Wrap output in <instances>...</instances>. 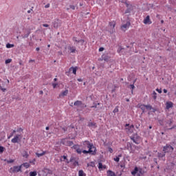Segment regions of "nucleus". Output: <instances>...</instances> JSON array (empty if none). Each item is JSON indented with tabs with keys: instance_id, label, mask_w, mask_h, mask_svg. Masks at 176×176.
<instances>
[{
	"instance_id": "obj_1",
	"label": "nucleus",
	"mask_w": 176,
	"mask_h": 176,
	"mask_svg": "<svg viewBox=\"0 0 176 176\" xmlns=\"http://www.w3.org/2000/svg\"><path fill=\"white\" fill-rule=\"evenodd\" d=\"M72 149H75L76 152L80 155L82 152L85 155H87V153H91V155H96V150L93 151V149L89 148V151L82 150L80 149V146L79 144H74L72 147Z\"/></svg>"
},
{
	"instance_id": "obj_2",
	"label": "nucleus",
	"mask_w": 176,
	"mask_h": 176,
	"mask_svg": "<svg viewBox=\"0 0 176 176\" xmlns=\"http://www.w3.org/2000/svg\"><path fill=\"white\" fill-rule=\"evenodd\" d=\"M144 174H145V171L142 168H138L137 166L131 171V175L133 176H142Z\"/></svg>"
},
{
	"instance_id": "obj_3",
	"label": "nucleus",
	"mask_w": 176,
	"mask_h": 176,
	"mask_svg": "<svg viewBox=\"0 0 176 176\" xmlns=\"http://www.w3.org/2000/svg\"><path fill=\"white\" fill-rule=\"evenodd\" d=\"M130 140L136 145L141 144V136L138 135V133H134L132 136H130Z\"/></svg>"
},
{
	"instance_id": "obj_4",
	"label": "nucleus",
	"mask_w": 176,
	"mask_h": 176,
	"mask_svg": "<svg viewBox=\"0 0 176 176\" xmlns=\"http://www.w3.org/2000/svg\"><path fill=\"white\" fill-rule=\"evenodd\" d=\"M137 108H140L142 111V113H145V109L147 111H152V105L151 104H142L141 103L138 104Z\"/></svg>"
},
{
	"instance_id": "obj_5",
	"label": "nucleus",
	"mask_w": 176,
	"mask_h": 176,
	"mask_svg": "<svg viewBox=\"0 0 176 176\" xmlns=\"http://www.w3.org/2000/svg\"><path fill=\"white\" fill-rule=\"evenodd\" d=\"M125 131L127 134H133V132L134 131V125L130 124H125Z\"/></svg>"
},
{
	"instance_id": "obj_6",
	"label": "nucleus",
	"mask_w": 176,
	"mask_h": 176,
	"mask_svg": "<svg viewBox=\"0 0 176 176\" xmlns=\"http://www.w3.org/2000/svg\"><path fill=\"white\" fill-rule=\"evenodd\" d=\"M163 152L164 153H170V152H174V147L171 145L166 144V146L163 147Z\"/></svg>"
},
{
	"instance_id": "obj_7",
	"label": "nucleus",
	"mask_w": 176,
	"mask_h": 176,
	"mask_svg": "<svg viewBox=\"0 0 176 176\" xmlns=\"http://www.w3.org/2000/svg\"><path fill=\"white\" fill-rule=\"evenodd\" d=\"M60 144H62V145H65V146H72L74 145V142L69 141L67 138H64L60 140Z\"/></svg>"
},
{
	"instance_id": "obj_8",
	"label": "nucleus",
	"mask_w": 176,
	"mask_h": 176,
	"mask_svg": "<svg viewBox=\"0 0 176 176\" xmlns=\"http://www.w3.org/2000/svg\"><path fill=\"white\" fill-rule=\"evenodd\" d=\"M133 148L135 149H138V146L135 145H133V143H130V142L126 143V149L130 150L131 152H132V153H134V152L135 151V150L133 149Z\"/></svg>"
},
{
	"instance_id": "obj_9",
	"label": "nucleus",
	"mask_w": 176,
	"mask_h": 176,
	"mask_svg": "<svg viewBox=\"0 0 176 176\" xmlns=\"http://www.w3.org/2000/svg\"><path fill=\"white\" fill-rule=\"evenodd\" d=\"M84 148H88L89 149H94L96 151V147L90 143L89 141H85L82 144Z\"/></svg>"
},
{
	"instance_id": "obj_10",
	"label": "nucleus",
	"mask_w": 176,
	"mask_h": 176,
	"mask_svg": "<svg viewBox=\"0 0 176 176\" xmlns=\"http://www.w3.org/2000/svg\"><path fill=\"white\" fill-rule=\"evenodd\" d=\"M19 171H21V166L20 165L19 166H14L12 168H10V173H19Z\"/></svg>"
},
{
	"instance_id": "obj_11",
	"label": "nucleus",
	"mask_w": 176,
	"mask_h": 176,
	"mask_svg": "<svg viewBox=\"0 0 176 176\" xmlns=\"http://www.w3.org/2000/svg\"><path fill=\"white\" fill-rule=\"evenodd\" d=\"M76 71H78V67H74V66L71 67L69 69V72H65V75H67V76H69V72H72L74 75H76Z\"/></svg>"
},
{
	"instance_id": "obj_12",
	"label": "nucleus",
	"mask_w": 176,
	"mask_h": 176,
	"mask_svg": "<svg viewBox=\"0 0 176 176\" xmlns=\"http://www.w3.org/2000/svg\"><path fill=\"white\" fill-rule=\"evenodd\" d=\"M157 157L160 160L166 161V153H157Z\"/></svg>"
},
{
	"instance_id": "obj_13",
	"label": "nucleus",
	"mask_w": 176,
	"mask_h": 176,
	"mask_svg": "<svg viewBox=\"0 0 176 176\" xmlns=\"http://www.w3.org/2000/svg\"><path fill=\"white\" fill-rule=\"evenodd\" d=\"M69 162H71V163H73V165L76 167V166H79V162H78L76 160V158L74 157H71Z\"/></svg>"
},
{
	"instance_id": "obj_14",
	"label": "nucleus",
	"mask_w": 176,
	"mask_h": 176,
	"mask_svg": "<svg viewBox=\"0 0 176 176\" xmlns=\"http://www.w3.org/2000/svg\"><path fill=\"white\" fill-rule=\"evenodd\" d=\"M130 25H131V23H130V21H127L125 24L121 26V30H122V31H126V30L129 28Z\"/></svg>"
},
{
	"instance_id": "obj_15",
	"label": "nucleus",
	"mask_w": 176,
	"mask_h": 176,
	"mask_svg": "<svg viewBox=\"0 0 176 176\" xmlns=\"http://www.w3.org/2000/svg\"><path fill=\"white\" fill-rule=\"evenodd\" d=\"M52 25L54 28H58L60 27V20L58 19H55L54 22H52Z\"/></svg>"
},
{
	"instance_id": "obj_16",
	"label": "nucleus",
	"mask_w": 176,
	"mask_h": 176,
	"mask_svg": "<svg viewBox=\"0 0 176 176\" xmlns=\"http://www.w3.org/2000/svg\"><path fill=\"white\" fill-rule=\"evenodd\" d=\"M143 23L144 24H152V21H151V16H149V15L146 16L144 19Z\"/></svg>"
},
{
	"instance_id": "obj_17",
	"label": "nucleus",
	"mask_w": 176,
	"mask_h": 176,
	"mask_svg": "<svg viewBox=\"0 0 176 176\" xmlns=\"http://www.w3.org/2000/svg\"><path fill=\"white\" fill-rule=\"evenodd\" d=\"M165 123L166 124V127H171V124H173V120L171 118L166 119L165 120Z\"/></svg>"
},
{
	"instance_id": "obj_18",
	"label": "nucleus",
	"mask_w": 176,
	"mask_h": 176,
	"mask_svg": "<svg viewBox=\"0 0 176 176\" xmlns=\"http://www.w3.org/2000/svg\"><path fill=\"white\" fill-rule=\"evenodd\" d=\"M74 107H82V105H85V104H83V102L80 100H76L74 102Z\"/></svg>"
},
{
	"instance_id": "obj_19",
	"label": "nucleus",
	"mask_w": 176,
	"mask_h": 176,
	"mask_svg": "<svg viewBox=\"0 0 176 176\" xmlns=\"http://www.w3.org/2000/svg\"><path fill=\"white\" fill-rule=\"evenodd\" d=\"M102 58L104 61H107V63H108V61L111 60V56H108V54H103L102 56Z\"/></svg>"
},
{
	"instance_id": "obj_20",
	"label": "nucleus",
	"mask_w": 176,
	"mask_h": 176,
	"mask_svg": "<svg viewBox=\"0 0 176 176\" xmlns=\"http://www.w3.org/2000/svg\"><path fill=\"white\" fill-rule=\"evenodd\" d=\"M20 138V135H16L14 138L12 139L11 142L13 144H16L19 142V139Z\"/></svg>"
},
{
	"instance_id": "obj_21",
	"label": "nucleus",
	"mask_w": 176,
	"mask_h": 176,
	"mask_svg": "<svg viewBox=\"0 0 176 176\" xmlns=\"http://www.w3.org/2000/svg\"><path fill=\"white\" fill-rule=\"evenodd\" d=\"M87 126L88 127H94V129H96L97 123L95 122H89Z\"/></svg>"
},
{
	"instance_id": "obj_22",
	"label": "nucleus",
	"mask_w": 176,
	"mask_h": 176,
	"mask_svg": "<svg viewBox=\"0 0 176 176\" xmlns=\"http://www.w3.org/2000/svg\"><path fill=\"white\" fill-rule=\"evenodd\" d=\"M128 89H130L131 94H134V89H135V86H134V84H131L128 85Z\"/></svg>"
},
{
	"instance_id": "obj_23",
	"label": "nucleus",
	"mask_w": 176,
	"mask_h": 176,
	"mask_svg": "<svg viewBox=\"0 0 176 176\" xmlns=\"http://www.w3.org/2000/svg\"><path fill=\"white\" fill-rule=\"evenodd\" d=\"M166 105V109H170V108H173L174 107L173 102H167Z\"/></svg>"
},
{
	"instance_id": "obj_24",
	"label": "nucleus",
	"mask_w": 176,
	"mask_h": 176,
	"mask_svg": "<svg viewBox=\"0 0 176 176\" xmlns=\"http://www.w3.org/2000/svg\"><path fill=\"white\" fill-rule=\"evenodd\" d=\"M23 157H25V159H28V157L30 155H28V153L26 151H23L22 153Z\"/></svg>"
},
{
	"instance_id": "obj_25",
	"label": "nucleus",
	"mask_w": 176,
	"mask_h": 176,
	"mask_svg": "<svg viewBox=\"0 0 176 176\" xmlns=\"http://www.w3.org/2000/svg\"><path fill=\"white\" fill-rule=\"evenodd\" d=\"M44 155H46V151H43L42 153H36V155L37 157H41L42 156H44Z\"/></svg>"
},
{
	"instance_id": "obj_26",
	"label": "nucleus",
	"mask_w": 176,
	"mask_h": 176,
	"mask_svg": "<svg viewBox=\"0 0 176 176\" xmlns=\"http://www.w3.org/2000/svg\"><path fill=\"white\" fill-rule=\"evenodd\" d=\"M107 175L108 176H116V174L115 173V172H113L112 170H108Z\"/></svg>"
},
{
	"instance_id": "obj_27",
	"label": "nucleus",
	"mask_w": 176,
	"mask_h": 176,
	"mask_svg": "<svg viewBox=\"0 0 176 176\" xmlns=\"http://www.w3.org/2000/svg\"><path fill=\"white\" fill-rule=\"evenodd\" d=\"M30 34H31V31L30 30H28L27 33L24 35H22V38H28V36H30Z\"/></svg>"
},
{
	"instance_id": "obj_28",
	"label": "nucleus",
	"mask_w": 176,
	"mask_h": 176,
	"mask_svg": "<svg viewBox=\"0 0 176 176\" xmlns=\"http://www.w3.org/2000/svg\"><path fill=\"white\" fill-rule=\"evenodd\" d=\"M98 168H99V170H101L102 168H107V166H105V165L103 166L102 163L99 162L98 163Z\"/></svg>"
},
{
	"instance_id": "obj_29",
	"label": "nucleus",
	"mask_w": 176,
	"mask_h": 176,
	"mask_svg": "<svg viewBox=\"0 0 176 176\" xmlns=\"http://www.w3.org/2000/svg\"><path fill=\"white\" fill-rule=\"evenodd\" d=\"M69 50H70L71 53H75L76 52V48L75 47H69Z\"/></svg>"
},
{
	"instance_id": "obj_30",
	"label": "nucleus",
	"mask_w": 176,
	"mask_h": 176,
	"mask_svg": "<svg viewBox=\"0 0 176 176\" xmlns=\"http://www.w3.org/2000/svg\"><path fill=\"white\" fill-rule=\"evenodd\" d=\"M21 166V168L23 166L26 168H29V167L30 166V164L28 162H25V163L22 164Z\"/></svg>"
},
{
	"instance_id": "obj_31",
	"label": "nucleus",
	"mask_w": 176,
	"mask_h": 176,
	"mask_svg": "<svg viewBox=\"0 0 176 176\" xmlns=\"http://www.w3.org/2000/svg\"><path fill=\"white\" fill-rule=\"evenodd\" d=\"M109 24L111 28H115V26L116 25V23L115 21L109 22Z\"/></svg>"
},
{
	"instance_id": "obj_32",
	"label": "nucleus",
	"mask_w": 176,
	"mask_h": 176,
	"mask_svg": "<svg viewBox=\"0 0 176 176\" xmlns=\"http://www.w3.org/2000/svg\"><path fill=\"white\" fill-rule=\"evenodd\" d=\"M78 176H86V173H85L83 170H80L78 171Z\"/></svg>"
},
{
	"instance_id": "obj_33",
	"label": "nucleus",
	"mask_w": 176,
	"mask_h": 176,
	"mask_svg": "<svg viewBox=\"0 0 176 176\" xmlns=\"http://www.w3.org/2000/svg\"><path fill=\"white\" fill-rule=\"evenodd\" d=\"M68 94V89H65V91H62L61 93V96H63V97L65 96H67Z\"/></svg>"
},
{
	"instance_id": "obj_34",
	"label": "nucleus",
	"mask_w": 176,
	"mask_h": 176,
	"mask_svg": "<svg viewBox=\"0 0 176 176\" xmlns=\"http://www.w3.org/2000/svg\"><path fill=\"white\" fill-rule=\"evenodd\" d=\"M6 47H7V49H10L12 47H14V44L7 43Z\"/></svg>"
},
{
	"instance_id": "obj_35",
	"label": "nucleus",
	"mask_w": 176,
	"mask_h": 176,
	"mask_svg": "<svg viewBox=\"0 0 176 176\" xmlns=\"http://www.w3.org/2000/svg\"><path fill=\"white\" fill-rule=\"evenodd\" d=\"M38 175V173H36V171H31L29 174L30 176H36Z\"/></svg>"
},
{
	"instance_id": "obj_36",
	"label": "nucleus",
	"mask_w": 176,
	"mask_h": 176,
	"mask_svg": "<svg viewBox=\"0 0 176 176\" xmlns=\"http://www.w3.org/2000/svg\"><path fill=\"white\" fill-rule=\"evenodd\" d=\"M72 41L74 42H76V43H79V40H78V37H76V36L72 37Z\"/></svg>"
},
{
	"instance_id": "obj_37",
	"label": "nucleus",
	"mask_w": 176,
	"mask_h": 176,
	"mask_svg": "<svg viewBox=\"0 0 176 176\" xmlns=\"http://www.w3.org/2000/svg\"><path fill=\"white\" fill-rule=\"evenodd\" d=\"M36 162V159L34 158L32 160H30L29 162V163H30V164H33L35 165V162Z\"/></svg>"
},
{
	"instance_id": "obj_38",
	"label": "nucleus",
	"mask_w": 176,
	"mask_h": 176,
	"mask_svg": "<svg viewBox=\"0 0 176 176\" xmlns=\"http://www.w3.org/2000/svg\"><path fill=\"white\" fill-rule=\"evenodd\" d=\"M78 43H80L81 46H83V45H85V40L83 39L78 40Z\"/></svg>"
},
{
	"instance_id": "obj_39",
	"label": "nucleus",
	"mask_w": 176,
	"mask_h": 176,
	"mask_svg": "<svg viewBox=\"0 0 176 176\" xmlns=\"http://www.w3.org/2000/svg\"><path fill=\"white\" fill-rule=\"evenodd\" d=\"M153 98H154L155 100H156V98H157V94H156V92L154 91L153 92Z\"/></svg>"
},
{
	"instance_id": "obj_40",
	"label": "nucleus",
	"mask_w": 176,
	"mask_h": 176,
	"mask_svg": "<svg viewBox=\"0 0 176 176\" xmlns=\"http://www.w3.org/2000/svg\"><path fill=\"white\" fill-rule=\"evenodd\" d=\"M5 151V147L0 146V153H3Z\"/></svg>"
},
{
	"instance_id": "obj_41",
	"label": "nucleus",
	"mask_w": 176,
	"mask_h": 176,
	"mask_svg": "<svg viewBox=\"0 0 176 176\" xmlns=\"http://www.w3.org/2000/svg\"><path fill=\"white\" fill-rule=\"evenodd\" d=\"M113 113H117V112H119V108L118 107H116L114 110L113 111Z\"/></svg>"
},
{
	"instance_id": "obj_42",
	"label": "nucleus",
	"mask_w": 176,
	"mask_h": 176,
	"mask_svg": "<svg viewBox=\"0 0 176 176\" xmlns=\"http://www.w3.org/2000/svg\"><path fill=\"white\" fill-rule=\"evenodd\" d=\"M120 160V158L119 157H116V158H114V162H116L117 163H119Z\"/></svg>"
},
{
	"instance_id": "obj_43",
	"label": "nucleus",
	"mask_w": 176,
	"mask_h": 176,
	"mask_svg": "<svg viewBox=\"0 0 176 176\" xmlns=\"http://www.w3.org/2000/svg\"><path fill=\"white\" fill-rule=\"evenodd\" d=\"M7 163L8 164H10L12 163H14V160H7Z\"/></svg>"
},
{
	"instance_id": "obj_44",
	"label": "nucleus",
	"mask_w": 176,
	"mask_h": 176,
	"mask_svg": "<svg viewBox=\"0 0 176 176\" xmlns=\"http://www.w3.org/2000/svg\"><path fill=\"white\" fill-rule=\"evenodd\" d=\"M6 64H10L12 63V59H7L5 61Z\"/></svg>"
},
{
	"instance_id": "obj_45",
	"label": "nucleus",
	"mask_w": 176,
	"mask_h": 176,
	"mask_svg": "<svg viewBox=\"0 0 176 176\" xmlns=\"http://www.w3.org/2000/svg\"><path fill=\"white\" fill-rule=\"evenodd\" d=\"M97 105H100V103H94V105L91 108H97Z\"/></svg>"
},
{
	"instance_id": "obj_46",
	"label": "nucleus",
	"mask_w": 176,
	"mask_h": 176,
	"mask_svg": "<svg viewBox=\"0 0 176 176\" xmlns=\"http://www.w3.org/2000/svg\"><path fill=\"white\" fill-rule=\"evenodd\" d=\"M131 12V8H127L125 10V14H127V13H130Z\"/></svg>"
},
{
	"instance_id": "obj_47",
	"label": "nucleus",
	"mask_w": 176,
	"mask_h": 176,
	"mask_svg": "<svg viewBox=\"0 0 176 176\" xmlns=\"http://www.w3.org/2000/svg\"><path fill=\"white\" fill-rule=\"evenodd\" d=\"M58 85V83H56V82H53V83H52V86H53V88H54V89H56Z\"/></svg>"
},
{
	"instance_id": "obj_48",
	"label": "nucleus",
	"mask_w": 176,
	"mask_h": 176,
	"mask_svg": "<svg viewBox=\"0 0 176 176\" xmlns=\"http://www.w3.org/2000/svg\"><path fill=\"white\" fill-rule=\"evenodd\" d=\"M62 130H63L64 133L68 131V128L67 126L65 127H62Z\"/></svg>"
},
{
	"instance_id": "obj_49",
	"label": "nucleus",
	"mask_w": 176,
	"mask_h": 176,
	"mask_svg": "<svg viewBox=\"0 0 176 176\" xmlns=\"http://www.w3.org/2000/svg\"><path fill=\"white\" fill-rule=\"evenodd\" d=\"M0 90H2L3 92L6 91V88L2 87V85H0Z\"/></svg>"
},
{
	"instance_id": "obj_50",
	"label": "nucleus",
	"mask_w": 176,
	"mask_h": 176,
	"mask_svg": "<svg viewBox=\"0 0 176 176\" xmlns=\"http://www.w3.org/2000/svg\"><path fill=\"white\" fill-rule=\"evenodd\" d=\"M108 149H109V152H110V153H113V149H112V148L108 147Z\"/></svg>"
},
{
	"instance_id": "obj_51",
	"label": "nucleus",
	"mask_w": 176,
	"mask_h": 176,
	"mask_svg": "<svg viewBox=\"0 0 176 176\" xmlns=\"http://www.w3.org/2000/svg\"><path fill=\"white\" fill-rule=\"evenodd\" d=\"M156 91H157L160 94H162V89L157 88Z\"/></svg>"
},
{
	"instance_id": "obj_52",
	"label": "nucleus",
	"mask_w": 176,
	"mask_h": 176,
	"mask_svg": "<svg viewBox=\"0 0 176 176\" xmlns=\"http://www.w3.org/2000/svg\"><path fill=\"white\" fill-rule=\"evenodd\" d=\"M69 8H70V9H72V10H75V6H74V5H70V6H69Z\"/></svg>"
},
{
	"instance_id": "obj_53",
	"label": "nucleus",
	"mask_w": 176,
	"mask_h": 176,
	"mask_svg": "<svg viewBox=\"0 0 176 176\" xmlns=\"http://www.w3.org/2000/svg\"><path fill=\"white\" fill-rule=\"evenodd\" d=\"M14 133H16V131H13L12 133H10V135L8 137V138H10V137H13V134H14Z\"/></svg>"
},
{
	"instance_id": "obj_54",
	"label": "nucleus",
	"mask_w": 176,
	"mask_h": 176,
	"mask_svg": "<svg viewBox=\"0 0 176 176\" xmlns=\"http://www.w3.org/2000/svg\"><path fill=\"white\" fill-rule=\"evenodd\" d=\"M158 122L160 126H163V120H160Z\"/></svg>"
},
{
	"instance_id": "obj_55",
	"label": "nucleus",
	"mask_w": 176,
	"mask_h": 176,
	"mask_svg": "<svg viewBox=\"0 0 176 176\" xmlns=\"http://www.w3.org/2000/svg\"><path fill=\"white\" fill-rule=\"evenodd\" d=\"M153 162H154V163H155V165L157 166V158H154L153 159Z\"/></svg>"
},
{
	"instance_id": "obj_56",
	"label": "nucleus",
	"mask_w": 176,
	"mask_h": 176,
	"mask_svg": "<svg viewBox=\"0 0 176 176\" xmlns=\"http://www.w3.org/2000/svg\"><path fill=\"white\" fill-rule=\"evenodd\" d=\"M124 48H122V47H120V48L118 50V53H120L122 50H123Z\"/></svg>"
},
{
	"instance_id": "obj_57",
	"label": "nucleus",
	"mask_w": 176,
	"mask_h": 176,
	"mask_svg": "<svg viewBox=\"0 0 176 176\" xmlns=\"http://www.w3.org/2000/svg\"><path fill=\"white\" fill-rule=\"evenodd\" d=\"M151 111H152V112H153L155 113V112H156V111H157V109H156V108L152 107Z\"/></svg>"
},
{
	"instance_id": "obj_58",
	"label": "nucleus",
	"mask_w": 176,
	"mask_h": 176,
	"mask_svg": "<svg viewBox=\"0 0 176 176\" xmlns=\"http://www.w3.org/2000/svg\"><path fill=\"white\" fill-rule=\"evenodd\" d=\"M45 9H47V8H50V3H47L45 6Z\"/></svg>"
},
{
	"instance_id": "obj_59",
	"label": "nucleus",
	"mask_w": 176,
	"mask_h": 176,
	"mask_svg": "<svg viewBox=\"0 0 176 176\" xmlns=\"http://www.w3.org/2000/svg\"><path fill=\"white\" fill-rule=\"evenodd\" d=\"M124 3H125V5H126V8H129V6H130V4H129V3H127V1H124Z\"/></svg>"
},
{
	"instance_id": "obj_60",
	"label": "nucleus",
	"mask_w": 176,
	"mask_h": 176,
	"mask_svg": "<svg viewBox=\"0 0 176 176\" xmlns=\"http://www.w3.org/2000/svg\"><path fill=\"white\" fill-rule=\"evenodd\" d=\"M104 47H101L99 48V52H104Z\"/></svg>"
},
{
	"instance_id": "obj_61",
	"label": "nucleus",
	"mask_w": 176,
	"mask_h": 176,
	"mask_svg": "<svg viewBox=\"0 0 176 176\" xmlns=\"http://www.w3.org/2000/svg\"><path fill=\"white\" fill-rule=\"evenodd\" d=\"M62 157L64 159V160H67V155H63V156H62Z\"/></svg>"
},
{
	"instance_id": "obj_62",
	"label": "nucleus",
	"mask_w": 176,
	"mask_h": 176,
	"mask_svg": "<svg viewBox=\"0 0 176 176\" xmlns=\"http://www.w3.org/2000/svg\"><path fill=\"white\" fill-rule=\"evenodd\" d=\"M43 27L47 28V27H49V25L48 24H43Z\"/></svg>"
},
{
	"instance_id": "obj_63",
	"label": "nucleus",
	"mask_w": 176,
	"mask_h": 176,
	"mask_svg": "<svg viewBox=\"0 0 176 176\" xmlns=\"http://www.w3.org/2000/svg\"><path fill=\"white\" fill-rule=\"evenodd\" d=\"M16 131H23V129L19 128V129H18L16 130Z\"/></svg>"
},
{
	"instance_id": "obj_64",
	"label": "nucleus",
	"mask_w": 176,
	"mask_h": 176,
	"mask_svg": "<svg viewBox=\"0 0 176 176\" xmlns=\"http://www.w3.org/2000/svg\"><path fill=\"white\" fill-rule=\"evenodd\" d=\"M140 124H136V125H135L136 129H140Z\"/></svg>"
}]
</instances>
